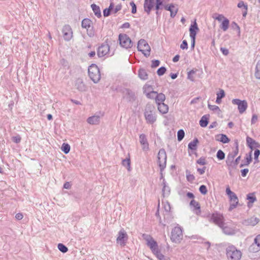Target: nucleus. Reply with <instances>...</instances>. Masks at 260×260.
Returning <instances> with one entry per match:
<instances>
[{
	"mask_svg": "<svg viewBox=\"0 0 260 260\" xmlns=\"http://www.w3.org/2000/svg\"><path fill=\"white\" fill-rule=\"evenodd\" d=\"M143 237L147 242V245L150 248L152 253L160 260L165 259L164 255L161 253L158 248L157 243L149 235L143 234Z\"/></svg>",
	"mask_w": 260,
	"mask_h": 260,
	"instance_id": "nucleus-1",
	"label": "nucleus"
},
{
	"mask_svg": "<svg viewBox=\"0 0 260 260\" xmlns=\"http://www.w3.org/2000/svg\"><path fill=\"white\" fill-rule=\"evenodd\" d=\"M144 115L146 122L148 124H152L156 120V110L153 105L150 104L146 105Z\"/></svg>",
	"mask_w": 260,
	"mask_h": 260,
	"instance_id": "nucleus-2",
	"label": "nucleus"
},
{
	"mask_svg": "<svg viewBox=\"0 0 260 260\" xmlns=\"http://www.w3.org/2000/svg\"><path fill=\"white\" fill-rule=\"evenodd\" d=\"M206 217L210 222L214 223L219 228L222 227L224 223L225 219L223 214L218 212H214L212 214L208 213Z\"/></svg>",
	"mask_w": 260,
	"mask_h": 260,
	"instance_id": "nucleus-3",
	"label": "nucleus"
},
{
	"mask_svg": "<svg viewBox=\"0 0 260 260\" xmlns=\"http://www.w3.org/2000/svg\"><path fill=\"white\" fill-rule=\"evenodd\" d=\"M226 255L229 260H240L242 252L235 246L231 245L226 247Z\"/></svg>",
	"mask_w": 260,
	"mask_h": 260,
	"instance_id": "nucleus-4",
	"label": "nucleus"
},
{
	"mask_svg": "<svg viewBox=\"0 0 260 260\" xmlns=\"http://www.w3.org/2000/svg\"><path fill=\"white\" fill-rule=\"evenodd\" d=\"M88 76L94 83L99 82L101 79V74L99 67L95 64H91L88 69Z\"/></svg>",
	"mask_w": 260,
	"mask_h": 260,
	"instance_id": "nucleus-5",
	"label": "nucleus"
},
{
	"mask_svg": "<svg viewBox=\"0 0 260 260\" xmlns=\"http://www.w3.org/2000/svg\"><path fill=\"white\" fill-rule=\"evenodd\" d=\"M120 92L123 95L122 99L128 103H133L137 99L135 92L129 88H123Z\"/></svg>",
	"mask_w": 260,
	"mask_h": 260,
	"instance_id": "nucleus-6",
	"label": "nucleus"
},
{
	"mask_svg": "<svg viewBox=\"0 0 260 260\" xmlns=\"http://www.w3.org/2000/svg\"><path fill=\"white\" fill-rule=\"evenodd\" d=\"M183 239L182 229L180 226H175L171 232V240L176 243H180Z\"/></svg>",
	"mask_w": 260,
	"mask_h": 260,
	"instance_id": "nucleus-7",
	"label": "nucleus"
},
{
	"mask_svg": "<svg viewBox=\"0 0 260 260\" xmlns=\"http://www.w3.org/2000/svg\"><path fill=\"white\" fill-rule=\"evenodd\" d=\"M167 158L165 150L164 148L160 149L157 155V163L160 172H162L166 167Z\"/></svg>",
	"mask_w": 260,
	"mask_h": 260,
	"instance_id": "nucleus-8",
	"label": "nucleus"
},
{
	"mask_svg": "<svg viewBox=\"0 0 260 260\" xmlns=\"http://www.w3.org/2000/svg\"><path fill=\"white\" fill-rule=\"evenodd\" d=\"M137 49L146 57L149 56L150 54V47L144 39H140L138 41Z\"/></svg>",
	"mask_w": 260,
	"mask_h": 260,
	"instance_id": "nucleus-9",
	"label": "nucleus"
},
{
	"mask_svg": "<svg viewBox=\"0 0 260 260\" xmlns=\"http://www.w3.org/2000/svg\"><path fill=\"white\" fill-rule=\"evenodd\" d=\"M118 38L119 43L122 47L128 49L133 46V42L128 35L121 34Z\"/></svg>",
	"mask_w": 260,
	"mask_h": 260,
	"instance_id": "nucleus-10",
	"label": "nucleus"
},
{
	"mask_svg": "<svg viewBox=\"0 0 260 260\" xmlns=\"http://www.w3.org/2000/svg\"><path fill=\"white\" fill-rule=\"evenodd\" d=\"M92 21L89 18H84L81 22V26L82 28L87 29V34L90 37H92L94 35L93 27L91 26Z\"/></svg>",
	"mask_w": 260,
	"mask_h": 260,
	"instance_id": "nucleus-11",
	"label": "nucleus"
},
{
	"mask_svg": "<svg viewBox=\"0 0 260 260\" xmlns=\"http://www.w3.org/2000/svg\"><path fill=\"white\" fill-rule=\"evenodd\" d=\"M63 38L66 41H70L73 38V30L71 26L69 24L64 25L62 29Z\"/></svg>",
	"mask_w": 260,
	"mask_h": 260,
	"instance_id": "nucleus-12",
	"label": "nucleus"
},
{
	"mask_svg": "<svg viewBox=\"0 0 260 260\" xmlns=\"http://www.w3.org/2000/svg\"><path fill=\"white\" fill-rule=\"evenodd\" d=\"M128 240V236L124 229H121L118 233V237L116 239L117 243H119L121 246L125 245L126 241Z\"/></svg>",
	"mask_w": 260,
	"mask_h": 260,
	"instance_id": "nucleus-13",
	"label": "nucleus"
},
{
	"mask_svg": "<svg viewBox=\"0 0 260 260\" xmlns=\"http://www.w3.org/2000/svg\"><path fill=\"white\" fill-rule=\"evenodd\" d=\"M232 103L238 105L239 113L241 114L245 111L247 108V103L245 100L242 101L238 99H235L232 100Z\"/></svg>",
	"mask_w": 260,
	"mask_h": 260,
	"instance_id": "nucleus-14",
	"label": "nucleus"
},
{
	"mask_svg": "<svg viewBox=\"0 0 260 260\" xmlns=\"http://www.w3.org/2000/svg\"><path fill=\"white\" fill-rule=\"evenodd\" d=\"M110 51V46L106 43H103L97 49V55L99 57H102L107 55Z\"/></svg>",
	"mask_w": 260,
	"mask_h": 260,
	"instance_id": "nucleus-15",
	"label": "nucleus"
},
{
	"mask_svg": "<svg viewBox=\"0 0 260 260\" xmlns=\"http://www.w3.org/2000/svg\"><path fill=\"white\" fill-rule=\"evenodd\" d=\"M151 94H154L155 95V99L156 104L164 103L166 100V96L162 93H158L156 91H152L149 93H148L147 96L149 98H153V96H151Z\"/></svg>",
	"mask_w": 260,
	"mask_h": 260,
	"instance_id": "nucleus-16",
	"label": "nucleus"
},
{
	"mask_svg": "<svg viewBox=\"0 0 260 260\" xmlns=\"http://www.w3.org/2000/svg\"><path fill=\"white\" fill-rule=\"evenodd\" d=\"M140 143L142 145V148L143 151H148L149 149V144L145 134H142L139 136Z\"/></svg>",
	"mask_w": 260,
	"mask_h": 260,
	"instance_id": "nucleus-17",
	"label": "nucleus"
},
{
	"mask_svg": "<svg viewBox=\"0 0 260 260\" xmlns=\"http://www.w3.org/2000/svg\"><path fill=\"white\" fill-rule=\"evenodd\" d=\"M189 31L190 37L196 38L198 32L199 31V28L196 22V20H195L190 25Z\"/></svg>",
	"mask_w": 260,
	"mask_h": 260,
	"instance_id": "nucleus-18",
	"label": "nucleus"
},
{
	"mask_svg": "<svg viewBox=\"0 0 260 260\" xmlns=\"http://www.w3.org/2000/svg\"><path fill=\"white\" fill-rule=\"evenodd\" d=\"M229 199L230 202V206L229 208V211H231L237 206L239 203V200L236 193H234V194H233L231 197H230Z\"/></svg>",
	"mask_w": 260,
	"mask_h": 260,
	"instance_id": "nucleus-19",
	"label": "nucleus"
},
{
	"mask_svg": "<svg viewBox=\"0 0 260 260\" xmlns=\"http://www.w3.org/2000/svg\"><path fill=\"white\" fill-rule=\"evenodd\" d=\"M154 5V0H144V9L148 15H149Z\"/></svg>",
	"mask_w": 260,
	"mask_h": 260,
	"instance_id": "nucleus-20",
	"label": "nucleus"
},
{
	"mask_svg": "<svg viewBox=\"0 0 260 260\" xmlns=\"http://www.w3.org/2000/svg\"><path fill=\"white\" fill-rule=\"evenodd\" d=\"M246 143L247 146L251 150H253L254 148H260V144L249 137H247Z\"/></svg>",
	"mask_w": 260,
	"mask_h": 260,
	"instance_id": "nucleus-21",
	"label": "nucleus"
},
{
	"mask_svg": "<svg viewBox=\"0 0 260 260\" xmlns=\"http://www.w3.org/2000/svg\"><path fill=\"white\" fill-rule=\"evenodd\" d=\"M175 8V6L173 3H171L168 5H165L164 6V8L166 10L169 11L170 12V16L171 18H174L176 15L178 9L176 8L175 10L174 8Z\"/></svg>",
	"mask_w": 260,
	"mask_h": 260,
	"instance_id": "nucleus-22",
	"label": "nucleus"
},
{
	"mask_svg": "<svg viewBox=\"0 0 260 260\" xmlns=\"http://www.w3.org/2000/svg\"><path fill=\"white\" fill-rule=\"evenodd\" d=\"M220 228L221 229L222 232L227 235H233L236 233L234 228L226 225L225 222L223 224L222 227H220Z\"/></svg>",
	"mask_w": 260,
	"mask_h": 260,
	"instance_id": "nucleus-23",
	"label": "nucleus"
},
{
	"mask_svg": "<svg viewBox=\"0 0 260 260\" xmlns=\"http://www.w3.org/2000/svg\"><path fill=\"white\" fill-rule=\"evenodd\" d=\"M162 185V196L164 198L167 197L170 194L171 189L170 187L168 185L165 179H163Z\"/></svg>",
	"mask_w": 260,
	"mask_h": 260,
	"instance_id": "nucleus-24",
	"label": "nucleus"
},
{
	"mask_svg": "<svg viewBox=\"0 0 260 260\" xmlns=\"http://www.w3.org/2000/svg\"><path fill=\"white\" fill-rule=\"evenodd\" d=\"M75 86L77 89L80 91H85L87 89L86 85L83 83L82 79L78 78L76 80Z\"/></svg>",
	"mask_w": 260,
	"mask_h": 260,
	"instance_id": "nucleus-25",
	"label": "nucleus"
},
{
	"mask_svg": "<svg viewBox=\"0 0 260 260\" xmlns=\"http://www.w3.org/2000/svg\"><path fill=\"white\" fill-rule=\"evenodd\" d=\"M237 7L239 8H243L242 10V16L243 18H245L248 12V5L247 4L245 3L243 1H240Z\"/></svg>",
	"mask_w": 260,
	"mask_h": 260,
	"instance_id": "nucleus-26",
	"label": "nucleus"
},
{
	"mask_svg": "<svg viewBox=\"0 0 260 260\" xmlns=\"http://www.w3.org/2000/svg\"><path fill=\"white\" fill-rule=\"evenodd\" d=\"M87 121L90 124H98L100 121V116L98 115H93L88 117Z\"/></svg>",
	"mask_w": 260,
	"mask_h": 260,
	"instance_id": "nucleus-27",
	"label": "nucleus"
},
{
	"mask_svg": "<svg viewBox=\"0 0 260 260\" xmlns=\"http://www.w3.org/2000/svg\"><path fill=\"white\" fill-rule=\"evenodd\" d=\"M157 109L160 113L162 114H166L169 110V107L164 103L157 104Z\"/></svg>",
	"mask_w": 260,
	"mask_h": 260,
	"instance_id": "nucleus-28",
	"label": "nucleus"
},
{
	"mask_svg": "<svg viewBox=\"0 0 260 260\" xmlns=\"http://www.w3.org/2000/svg\"><path fill=\"white\" fill-rule=\"evenodd\" d=\"M91 8L94 14V15L98 18H100L102 17V14L100 8L95 4L91 5Z\"/></svg>",
	"mask_w": 260,
	"mask_h": 260,
	"instance_id": "nucleus-29",
	"label": "nucleus"
},
{
	"mask_svg": "<svg viewBox=\"0 0 260 260\" xmlns=\"http://www.w3.org/2000/svg\"><path fill=\"white\" fill-rule=\"evenodd\" d=\"M216 140L223 143H228L230 141V139L225 134H220L216 136Z\"/></svg>",
	"mask_w": 260,
	"mask_h": 260,
	"instance_id": "nucleus-30",
	"label": "nucleus"
},
{
	"mask_svg": "<svg viewBox=\"0 0 260 260\" xmlns=\"http://www.w3.org/2000/svg\"><path fill=\"white\" fill-rule=\"evenodd\" d=\"M209 115H205L203 116L200 120L199 123L201 127H205L209 123Z\"/></svg>",
	"mask_w": 260,
	"mask_h": 260,
	"instance_id": "nucleus-31",
	"label": "nucleus"
},
{
	"mask_svg": "<svg viewBox=\"0 0 260 260\" xmlns=\"http://www.w3.org/2000/svg\"><path fill=\"white\" fill-rule=\"evenodd\" d=\"M168 206H165V220H167V222L169 223L171 221V219L169 218V216H171L170 214V210H171V206L170 204L168 202Z\"/></svg>",
	"mask_w": 260,
	"mask_h": 260,
	"instance_id": "nucleus-32",
	"label": "nucleus"
},
{
	"mask_svg": "<svg viewBox=\"0 0 260 260\" xmlns=\"http://www.w3.org/2000/svg\"><path fill=\"white\" fill-rule=\"evenodd\" d=\"M259 221V219L257 218H250L249 219H247V220H244L243 222V224L248 225H255Z\"/></svg>",
	"mask_w": 260,
	"mask_h": 260,
	"instance_id": "nucleus-33",
	"label": "nucleus"
},
{
	"mask_svg": "<svg viewBox=\"0 0 260 260\" xmlns=\"http://www.w3.org/2000/svg\"><path fill=\"white\" fill-rule=\"evenodd\" d=\"M199 141L198 139L196 138L192 141L189 143L188 145V148L191 150H196L197 149V144Z\"/></svg>",
	"mask_w": 260,
	"mask_h": 260,
	"instance_id": "nucleus-34",
	"label": "nucleus"
},
{
	"mask_svg": "<svg viewBox=\"0 0 260 260\" xmlns=\"http://www.w3.org/2000/svg\"><path fill=\"white\" fill-rule=\"evenodd\" d=\"M139 77L143 80H146L148 79V74L146 70L144 69H140L138 71Z\"/></svg>",
	"mask_w": 260,
	"mask_h": 260,
	"instance_id": "nucleus-35",
	"label": "nucleus"
},
{
	"mask_svg": "<svg viewBox=\"0 0 260 260\" xmlns=\"http://www.w3.org/2000/svg\"><path fill=\"white\" fill-rule=\"evenodd\" d=\"M230 21L226 18H224L221 24L220 25V28L223 31H226L229 28Z\"/></svg>",
	"mask_w": 260,
	"mask_h": 260,
	"instance_id": "nucleus-36",
	"label": "nucleus"
},
{
	"mask_svg": "<svg viewBox=\"0 0 260 260\" xmlns=\"http://www.w3.org/2000/svg\"><path fill=\"white\" fill-rule=\"evenodd\" d=\"M235 157V156L231 154L230 153H229L225 160V163L228 167L230 168L232 167V164L234 161Z\"/></svg>",
	"mask_w": 260,
	"mask_h": 260,
	"instance_id": "nucleus-37",
	"label": "nucleus"
},
{
	"mask_svg": "<svg viewBox=\"0 0 260 260\" xmlns=\"http://www.w3.org/2000/svg\"><path fill=\"white\" fill-rule=\"evenodd\" d=\"M246 199L249 201V203H248V206H249V203L252 204L256 200V198L254 192L247 194Z\"/></svg>",
	"mask_w": 260,
	"mask_h": 260,
	"instance_id": "nucleus-38",
	"label": "nucleus"
},
{
	"mask_svg": "<svg viewBox=\"0 0 260 260\" xmlns=\"http://www.w3.org/2000/svg\"><path fill=\"white\" fill-rule=\"evenodd\" d=\"M122 165L126 167L128 171H131V160L130 158H126L122 161Z\"/></svg>",
	"mask_w": 260,
	"mask_h": 260,
	"instance_id": "nucleus-39",
	"label": "nucleus"
},
{
	"mask_svg": "<svg viewBox=\"0 0 260 260\" xmlns=\"http://www.w3.org/2000/svg\"><path fill=\"white\" fill-rule=\"evenodd\" d=\"M189 204L190 206L193 207L195 210H198L199 212H201V206L199 202L193 199L190 201Z\"/></svg>",
	"mask_w": 260,
	"mask_h": 260,
	"instance_id": "nucleus-40",
	"label": "nucleus"
},
{
	"mask_svg": "<svg viewBox=\"0 0 260 260\" xmlns=\"http://www.w3.org/2000/svg\"><path fill=\"white\" fill-rule=\"evenodd\" d=\"M61 149L65 154H68L70 151L71 147L69 144L64 143L61 146Z\"/></svg>",
	"mask_w": 260,
	"mask_h": 260,
	"instance_id": "nucleus-41",
	"label": "nucleus"
},
{
	"mask_svg": "<svg viewBox=\"0 0 260 260\" xmlns=\"http://www.w3.org/2000/svg\"><path fill=\"white\" fill-rule=\"evenodd\" d=\"M186 179L188 182L192 183L195 180L194 176L193 175L190 174V172L189 170H186Z\"/></svg>",
	"mask_w": 260,
	"mask_h": 260,
	"instance_id": "nucleus-42",
	"label": "nucleus"
},
{
	"mask_svg": "<svg viewBox=\"0 0 260 260\" xmlns=\"http://www.w3.org/2000/svg\"><path fill=\"white\" fill-rule=\"evenodd\" d=\"M185 133L183 129H180L177 132V140L181 141L184 138Z\"/></svg>",
	"mask_w": 260,
	"mask_h": 260,
	"instance_id": "nucleus-43",
	"label": "nucleus"
},
{
	"mask_svg": "<svg viewBox=\"0 0 260 260\" xmlns=\"http://www.w3.org/2000/svg\"><path fill=\"white\" fill-rule=\"evenodd\" d=\"M255 76L256 79H260V61H258L256 66Z\"/></svg>",
	"mask_w": 260,
	"mask_h": 260,
	"instance_id": "nucleus-44",
	"label": "nucleus"
},
{
	"mask_svg": "<svg viewBox=\"0 0 260 260\" xmlns=\"http://www.w3.org/2000/svg\"><path fill=\"white\" fill-rule=\"evenodd\" d=\"M58 249L62 253H66L68 251V247L62 243H59L57 245Z\"/></svg>",
	"mask_w": 260,
	"mask_h": 260,
	"instance_id": "nucleus-45",
	"label": "nucleus"
},
{
	"mask_svg": "<svg viewBox=\"0 0 260 260\" xmlns=\"http://www.w3.org/2000/svg\"><path fill=\"white\" fill-rule=\"evenodd\" d=\"M260 155V150L258 149H256L254 152V164H257L259 162L258 157Z\"/></svg>",
	"mask_w": 260,
	"mask_h": 260,
	"instance_id": "nucleus-46",
	"label": "nucleus"
},
{
	"mask_svg": "<svg viewBox=\"0 0 260 260\" xmlns=\"http://www.w3.org/2000/svg\"><path fill=\"white\" fill-rule=\"evenodd\" d=\"M216 157L219 160H223L225 158V153L222 150H219L216 153Z\"/></svg>",
	"mask_w": 260,
	"mask_h": 260,
	"instance_id": "nucleus-47",
	"label": "nucleus"
},
{
	"mask_svg": "<svg viewBox=\"0 0 260 260\" xmlns=\"http://www.w3.org/2000/svg\"><path fill=\"white\" fill-rule=\"evenodd\" d=\"M251 153L252 151H251L248 154H246V156L245 157V162H244L245 165L246 166H248L252 161Z\"/></svg>",
	"mask_w": 260,
	"mask_h": 260,
	"instance_id": "nucleus-48",
	"label": "nucleus"
},
{
	"mask_svg": "<svg viewBox=\"0 0 260 260\" xmlns=\"http://www.w3.org/2000/svg\"><path fill=\"white\" fill-rule=\"evenodd\" d=\"M248 250L250 252H257L260 250V249H258L257 247H256L255 244H252L249 247Z\"/></svg>",
	"mask_w": 260,
	"mask_h": 260,
	"instance_id": "nucleus-49",
	"label": "nucleus"
},
{
	"mask_svg": "<svg viewBox=\"0 0 260 260\" xmlns=\"http://www.w3.org/2000/svg\"><path fill=\"white\" fill-rule=\"evenodd\" d=\"M167 69L165 67H161L157 71V74L159 76H162L166 72Z\"/></svg>",
	"mask_w": 260,
	"mask_h": 260,
	"instance_id": "nucleus-50",
	"label": "nucleus"
},
{
	"mask_svg": "<svg viewBox=\"0 0 260 260\" xmlns=\"http://www.w3.org/2000/svg\"><path fill=\"white\" fill-rule=\"evenodd\" d=\"M199 191L203 195L207 194L208 190L206 186L205 185H201L199 187Z\"/></svg>",
	"mask_w": 260,
	"mask_h": 260,
	"instance_id": "nucleus-51",
	"label": "nucleus"
},
{
	"mask_svg": "<svg viewBox=\"0 0 260 260\" xmlns=\"http://www.w3.org/2000/svg\"><path fill=\"white\" fill-rule=\"evenodd\" d=\"M253 244H255V246L258 247V249H260V235H257L254 240V243Z\"/></svg>",
	"mask_w": 260,
	"mask_h": 260,
	"instance_id": "nucleus-52",
	"label": "nucleus"
},
{
	"mask_svg": "<svg viewBox=\"0 0 260 260\" xmlns=\"http://www.w3.org/2000/svg\"><path fill=\"white\" fill-rule=\"evenodd\" d=\"M241 159V156H239L235 159L234 160V161L232 164V167L231 168H233L234 169H237V165H238L239 161Z\"/></svg>",
	"mask_w": 260,
	"mask_h": 260,
	"instance_id": "nucleus-53",
	"label": "nucleus"
},
{
	"mask_svg": "<svg viewBox=\"0 0 260 260\" xmlns=\"http://www.w3.org/2000/svg\"><path fill=\"white\" fill-rule=\"evenodd\" d=\"M231 26L233 29L237 30L238 32V34L240 35V28L236 22H235L234 21L232 22V23L231 24Z\"/></svg>",
	"mask_w": 260,
	"mask_h": 260,
	"instance_id": "nucleus-54",
	"label": "nucleus"
},
{
	"mask_svg": "<svg viewBox=\"0 0 260 260\" xmlns=\"http://www.w3.org/2000/svg\"><path fill=\"white\" fill-rule=\"evenodd\" d=\"M208 107L209 109L212 111H218V112H221L220 109L217 106L211 105L208 104Z\"/></svg>",
	"mask_w": 260,
	"mask_h": 260,
	"instance_id": "nucleus-55",
	"label": "nucleus"
},
{
	"mask_svg": "<svg viewBox=\"0 0 260 260\" xmlns=\"http://www.w3.org/2000/svg\"><path fill=\"white\" fill-rule=\"evenodd\" d=\"M195 73H196V71H194L193 70H190L189 72H188L187 73V78L188 79H189L190 81H194V78L192 76V75L194 74Z\"/></svg>",
	"mask_w": 260,
	"mask_h": 260,
	"instance_id": "nucleus-56",
	"label": "nucleus"
},
{
	"mask_svg": "<svg viewBox=\"0 0 260 260\" xmlns=\"http://www.w3.org/2000/svg\"><path fill=\"white\" fill-rule=\"evenodd\" d=\"M197 163L201 165H205L206 164V159L204 157H201L197 160Z\"/></svg>",
	"mask_w": 260,
	"mask_h": 260,
	"instance_id": "nucleus-57",
	"label": "nucleus"
},
{
	"mask_svg": "<svg viewBox=\"0 0 260 260\" xmlns=\"http://www.w3.org/2000/svg\"><path fill=\"white\" fill-rule=\"evenodd\" d=\"M130 5L132 7V13L135 14L137 12V6L135 3L132 1L130 3Z\"/></svg>",
	"mask_w": 260,
	"mask_h": 260,
	"instance_id": "nucleus-58",
	"label": "nucleus"
},
{
	"mask_svg": "<svg viewBox=\"0 0 260 260\" xmlns=\"http://www.w3.org/2000/svg\"><path fill=\"white\" fill-rule=\"evenodd\" d=\"M159 64H160V61L159 60L154 59V60H152V63L151 65V67L152 68H156V67L159 66Z\"/></svg>",
	"mask_w": 260,
	"mask_h": 260,
	"instance_id": "nucleus-59",
	"label": "nucleus"
},
{
	"mask_svg": "<svg viewBox=\"0 0 260 260\" xmlns=\"http://www.w3.org/2000/svg\"><path fill=\"white\" fill-rule=\"evenodd\" d=\"M225 92L223 89H220L219 92L217 93V97L222 99L225 96Z\"/></svg>",
	"mask_w": 260,
	"mask_h": 260,
	"instance_id": "nucleus-60",
	"label": "nucleus"
},
{
	"mask_svg": "<svg viewBox=\"0 0 260 260\" xmlns=\"http://www.w3.org/2000/svg\"><path fill=\"white\" fill-rule=\"evenodd\" d=\"M12 140L15 143H19L21 141V137L19 135L14 136L12 137Z\"/></svg>",
	"mask_w": 260,
	"mask_h": 260,
	"instance_id": "nucleus-61",
	"label": "nucleus"
},
{
	"mask_svg": "<svg viewBox=\"0 0 260 260\" xmlns=\"http://www.w3.org/2000/svg\"><path fill=\"white\" fill-rule=\"evenodd\" d=\"M180 48L182 49H187L188 48L187 42L186 40H183L180 45Z\"/></svg>",
	"mask_w": 260,
	"mask_h": 260,
	"instance_id": "nucleus-62",
	"label": "nucleus"
},
{
	"mask_svg": "<svg viewBox=\"0 0 260 260\" xmlns=\"http://www.w3.org/2000/svg\"><path fill=\"white\" fill-rule=\"evenodd\" d=\"M111 11L108 8H106L103 10L104 16L107 17L111 14Z\"/></svg>",
	"mask_w": 260,
	"mask_h": 260,
	"instance_id": "nucleus-63",
	"label": "nucleus"
},
{
	"mask_svg": "<svg viewBox=\"0 0 260 260\" xmlns=\"http://www.w3.org/2000/svg\"><path fill=\"white\" fill-rule=\"evenodd\" d=\"M220 51L222 53V54L224 55H227L229 53V51L228 49L223 47L220 48Z\"/></svg>",
	"mask_w": 260,
	"mask_h": 260,
	"instance_id": "nucleus-64",
	"label": "nucleus"
}]
</instances>
